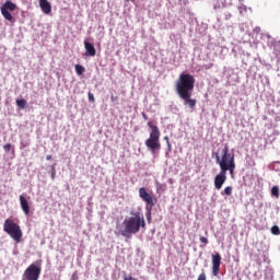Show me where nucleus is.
Returning a JSON list of instances; mask_svg holds the SVG:
<instances>
[{"label": "nucleus", "instance_id": "nucleus-31", "mask_svg": "<svg viewBox=\"0 0 280 280\" xmlns=\"http://www.w3.org/2000/svg\"><path fill=\"white\" fill-rule=\"evenodd\" d=\"M46 161H51V155H47Z\"/></svg>", "mask_w": 280, "mask_h": 280}, {"label": "nucleus", "instance_id": "nucleus-20", "mask_svg": "<svg viewBox=\"0 0 280 280\" xmlns=\"http://www.w3.org/2000/svg\"><path fill=\"white\" fill-rule=\"evenodd\" d=\"M271 233H272V235H280V229H279V226L273 225V226L271 228Z\"/></svg>", "mask_w": 280, "mask_h": 280}, {"label": "nucleus", "instance_id": "nucleus-18", "mask_svg": "<svg viewBox=\"0 0 280 280\" xmlns=\"http://www.w3.org/2000/svg\"><path fill=\"white\" fill-rule=\"evenodd\" d=\"M233 195V187L226 186L223 191H221V196H232Z\"/></svg>", "mask_w": 280, "mask_h": 280}, {"label": "nucleus", "instance_id": "nucleus-30", "mask_svg": "<svg viewBox=\"0 0 280 280\" xmlns=\"http://www.w3.org/2000/svg\"><path fill=\"white\" fill-rule=\"evenodd\" d=\"M228 172H230V174H233V172H235V167L228 168Z\"/></svg>", "mask_w": 280, "mask_h": 280}, {"label": "nucleus", "instance_id": "nucleus-25", "mask_svg": "<svg viewBox=\"0 0 280 280\" xmlns=\"http://www.w3.org/2000/svg\"><path fill=\"white\" fill-rule=\"evenodd\" d=\"M197 280H207V275L205 272L200 273Z\"/></svg>", "mask_w": 280, "mask_h": 280}, {"label": "nucleus", "instance_id": "nucleus-6", "mask_svg": "<svg viewBox=\"0 0 280 280\" xmlns=\"http://www.w3.org/2000/svg\"><path fill=\"white\" fill-rule=\"evenodd\" d=\"M40 260L31 264L25 270L22 276V280H38L40 279Z\"/></svg>", "mask_w": 280, "mask_h": 280}, {"label": "nucleus", "instance_id": "nucleus-28", "mask_svg": "<svg viewBox=\"0 0 280 280\" xmlns=\"http://www.w3.org/2000/svg\"><path fill=\"white\" fill-rule=\"evenodd\" d=\"M70 280H78V271H75V272L72 275V277H71Z\"/></svg>", "mask_w": 280, "mask_h": 280}, {"label": "nucleus", "instance_id": "nucleus-32", "mask_svg": "<svg viewBox=\"0 0 280 280\" xmlns=\"http://www.w3.org/2000/svg\"><path fill=\"white\" fill-rule=\"evenodd\" d=\"M143 119H148V115L145 113L142 114Z\"/></svg>", "mask_w": 280, "mask_h": 280}, {"label": "nucleus", "instance_id": "nucleus-7", "mask_svg": "<svg viewBox=\"0 0 280 280\" xmlns=\"http://www.w3.org/2000/svg\"><path fill=\"white\" fill-rule=\"evenodd\" d=\"M139 197L141 200H143V202H145V209L149 211L148 220H151L152 213L150 211H152V208L154 207V198L150 195V192H148L145 187L139 188Z\"/></svg>", "mask_w": 280, "mask_h": 280}, {"label": "nucleus", "instance_id": "nucleus-2", "mask_svg": "<svg viewBox=\"0 0 280 280\" xmlns=\"http://www.w3.org/2000/svg\"><path fill=\"white\" fill-rule=\"evenodd\" d=\"M129 215L131 217L122 221V230L120 231L122 237H132L141 231V228L145 229V219L141 215V212L130 211Z\"/></svg>", "mask_w": 280, "mask_h": 280}, {"label": "nucleus", "instance_id": "nucleus-1", "mask_svg": "<svg viewBox=\"0 0 280 280\" xmlns=\"http://www.w3.org/2000/svg\"><path fill=\"white\" fill-rule=\"evenodd\" d=\"M196 84V79L190 73H180L178 80L175 83V89L178 97L183 100L184 106H188L191 110L196 108L197 101L191 98L194 94V86Z\"/></svg>", "mask_w": 280, "mask_h": 280}, {"label": "nucleus", "instance_id": "nucleus-22", "mask_svg": "<svg viewBox=\"0 0 280 280\" xmlns=\"http://www.w3.org/2000/svg\"><path fill=\"white\" fill-rule=\"evenodd\" d=\"M88 98H89V102H91L92 104H95V96L93 95V93L89 92Z\"/></svg>", "mask_w": 280, "mask_h": 280}, {"label": "nucleus", "instance_id": "nucleus-8", "mask_svg": "<svg viewBox=\"0 0 280 280\" xmlns=\"http://www.w3.org/2000/svg\"><path fill=\"white\" fill-rule=\"evenodd\" d=\"M222 264V256L220 254H212V272L214 277L220 275V266Z\"/></svg>", "mask_w": 280, "mask_h": 280}, {"label": "nucleus", "instance_id": "nucleus-9", "mask_svg": "<svg viewBox=\"0 0 280 280\" xmlns=\"http://www.w3.org/2000/svg\"><path fill=\"white\" fill-rule=\"evenodd\" d=\"M20 207L24 215H30V197L27 195H20Z\"/></svg>", "mask_w": 280, "mask_h": 280}, {"label": "nucleus", "instance_id": "nucleus-27", "mask_svg": "<svg viewBox=\"0 0 280 280\" xmlns=\"http://www.w3.org/2000/svg\"><path fill=\"white\" fill-rule=\"evenodd\" d=\"M51 178L54 180V178H56V168L52 166V172H51Z\"/></svg>", "mask_w": 280, "mask_h": 280}, {"label": "nucleus", "instance_id": "nucleus-21", "mask_svg": "<svg viewBox=\"0 0 280 280\" xmlns=\"http://www.w3.org/2000/svg\"><path fill=\"white\" fill-rule=\"evenodd\" d=\"M164 141H166L168 152H172V143L170 142V137H164Z\"/></svg>", "mask_w": 280, "mask_h": 280}, {"label": "nucleus", "instance_id": "nucleus-17", "mask_svg": "<svg viewBox=\"0 0 280 280\" xmlns=\"http://www.w3.org/2000/svg\"><path fill=\"white\" fill-rule=\"evenodd\" d=\"M74 69H75L77 75H82L84 71H86V69L81 65H75Z\"/></svg>", "mask_w": 280, "mask_h": 280}, {"label": "nucleus", "instance_id": "nucleus-24", "mask_svg": "<svg viewBox=\"0 0 280 280\" xmlns=\"http://www.w3.org/2000/svg\"><path fill=\"white\" fill-rule=\"evenodd\" d=\"M200 242L201 244H205V246H207L209 244V238L205 237V236H200Z\"/></svg>", "mask_w": 280, "mask_h": 280}, {"label": "nucleus", "instance_id": "nucleus-26", "mask_svg": "<svg viewBox=\"0 0 280 280\" xmlns=\"http://www.w3.org/2000/svg\"><path fill=\"white\" fill-rule=\"evenodd\" d=\"M110 100H112V102H117V100H119V97L112 94Z\"/></svg>", "mask_w": 280, "mask_h": 280}, {"label": "nucleus", "instance_id": "nucleus-19", "mask_svg": "<svg viewBox=\"0 0 280 280\" xmlns=\"http://www.w3.org/2000/svg\"><path fill=\"white\" fill-rule=\"evenodd\" d=\"M271 196L273 198H277V200H279V196H280L279 186H273L271 188Z\"/></svg>", "mask_w": 280, "mask_h": 280}, {"label": "nucleus", "instance_id": "nucleus-16", "mask_svg": "<svg viewBox=\"0 0 280 280\" xmlns=\"http://www.w3.org/2000/svg\"><path fill=\"white\" fill-rule=\"evenodd\" d=\"M15 104H16L18 107H20L22 109L27 107V101L24 100V98L16 100Z\"/></svg>", "mask_w": 280, "mask_h": 280}, {"label": "nucleus", "instance_id": "nucleus-23", "mask_svg": "<svg viewBox=\"0 0 280 280\" xmlns=\"http://www.w3.org/2000/svg\"><path fill=\"white\" fill-rule=\"evenodd\" d=\"M3 150H4V152H10L12 150V144L11 143L4 144Z\"/></svg>", "mask_w": 280, "mask_h": 280}, {"label": "nucleus", "instance_id": "nucleus-33", "mask_svg": "<svg viewBox=\"0 0 280 280\" xmlns=\"http://www.w3.org/2000/svg\"><path fill=\"white\" fill-rule=\"evenodd\" d=\"M125 1H130V0H125Z\"/></svg>", "mask_w": 280, "mask_h": 280}, {"label": "nucleus", "instance_id": "nucleus-12", "mask_svg": "<svg viewBox=\"0 0 280 280\" xmlns=\"http://www.w3.org/2000/svg\"><path fill=\"white\" fill-rule=\"evenodd\" d=\"M84 47H85V56H95L96 50H95V46L89 42H84Z\"/></svg>", "mask_w": 280, "mask_h": 280}, {"label": "nucleus", "instance_id": "nucleus-14", "mask_svg": "<svg viewBox=\"0 0 280 280\" xmlns=\"http://www.w3.org/2000/svg\"><path fill=\"white\" fill-rule=\"evenodd\" d=\"M233 0H217V3L214 4V10H218L220 8H226V5H231V2Z\"/></svg>", "mask_w": 280, "mask_h": 280}, {"label": "nucleus", "instance_id": "nucleus-4", "mask_svg": "<svg viewBox=\"0 0 280 280\" xmlns=\"http://www.w3.org/2000/svg\"><path fill=\"white\" fill-rule=\"evenodd\" d=\"M3 231L4 233H8L10 237L16 242V244H21V240L23 238V231L21 230V225L14 222V220H4Z\"/></svg>", "mask_w": 280, "mask_h": 280}, {"label": "nucleus", "instance_id": "nucleus-3", "mask_svg": "<svg viewBox=\"0 0 280 280\" xmlns=\"http://www.w3.org/2000/svg\"><path fill=\"white\" fill-rule=\"evenodd\" d=\"M148 126L150 127L151 132L149 138L144 141V145L152 154H156L161 151V130L152 121H149Z\"/></svg>", "mask_w": 280, "mask_h": 280}, {"label": "nucleus", "instance_id": "nucleus-10", "mask_svg": "<svg viewBox=\"0 0 280 280\" xmlns=\"http://www.w3.org/2000/svg\"><path fill=\"white\" fill-rule=\"evenodd\" d=\"M226 183V171H220V173L214 177L215 189H222V185Z\"/></svg>", "mask_w": 280, "mask_h": 280}, {"label": "nucleus", "instance_id": "nucleus-15", "mask_svg": "<svg viewBox=\"0 0 280 280\" xmlns=\"http://www.w3.org/2000/svg\"><path fill=\"white\" fill-rule=\"evenodd\" d=\"M0 12L2 14V16H4V19L7 21H14V18L12 16V14L10 13V11L5 10V9H0Z\"/></svg>", "mask_w": 280, "mask_h": 280}, {"label": "nucleus", "instance_id": "nucleus-29", "mask_svg": "<svg viewBox=\"0 0 280 280\" xmlns=\"http://www.w3.org/2000/svg\"><path fill=\"white\" fill-rule=\"evenodd\" d=\"M124 280H137V279L133 278L132 276H128V277H125Z\"/></svg>", "mask_w": 280, "mask_h": 280}, {"label": "nucleus", "instance_id": "nucleus-13", "mask_svg": "<svg viewBox=\"0 0 280 280\" xmlns=\"http://www.w3.org/2000/svg\"><path fill=\"white\" fill-rule=\"evenodd\" d=\"M0 9L7 10V11L10 10V12H14V10H16V5L14 4V2L7 0Z\"/></svg>", "mask_w": 280, "mask_h": 280}, {"label": "nucleus", "instance_id": "nucleus-5", "mask_svg": "<svg viewBox=\"0 0 280 280\" xmlns=\"http://www.w3.org/2000/svg\"><path fill=\"white\" fill-rule=\"evenodd\" d=\"M217 163L222 172H229L231 167H235V155L229 153V147L222 149V156L217 155Z\"/></svg>", "mask_w": 280, "mask_h": 280}, {"label": "nucleus", "instance_id": "nucleus-11", "mask_svg": "<svg viewBox=\"0 0 280 280\" xmlns=\"http://www.w3.org/2000/svg\"><path fill=\"white\" fill-rule=\"evenodd\" d=\"M39 8L44 14H51V4L47 0H39Z\"/></svg>", "mask_w": 280, "mask_h": 280}]
</instances>
